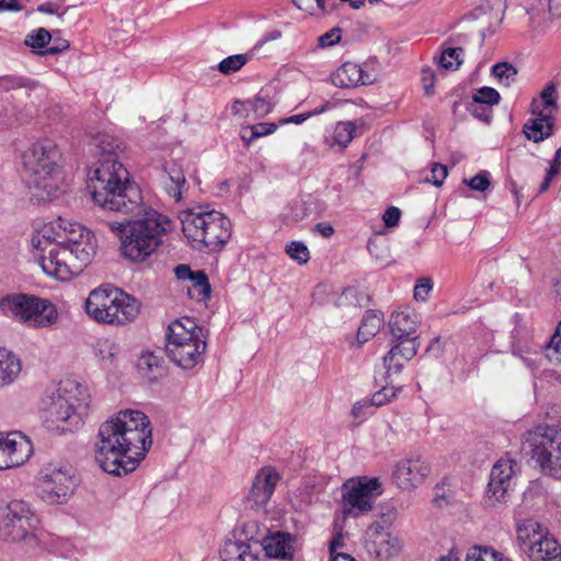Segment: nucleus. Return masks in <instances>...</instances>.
<instances>
[{"label": "nucleus", "mask_w": 561, "mask_h": 561, "mask_svg": "<svg viewBox=\"0 0 561 561\" xmlns=\"http://www.w3.org/2000/svg\"><path fill=\"white\" fill-rule=\"evenodd\" d=\"M152 444L150 421L138 410L119 411L99 428L95 460L110 474L136 469Z\"/></svg>", "instance_id": "1"}, {"label": "nucleus", "mask_w": 561, "mask_h": 561, "mask_svg": "<svg viewBox=\"0 0 561 561\" xmlns=\"http://www.w3.org/2000/svg\"><path fill=\"white\" fill-rule=\"evenodd\" d=\"M89 146L99 157L89 183L93 202L103 209L127 211L138 207L140 190L119 161L123 147L118 139L106 133H98L92 136Z\"/></svg>", "instance_id": "2"}, {"label": "nucleus", "mask_w": 561, "mask_h": 561, "mask_svg": "<svg viewBox=\"0 0 561 561\" xmlns=\"http://www.w3.org/2000/svg\"><path fill=\"white\" fill-rule=\"evenodd\" d=\"M124 216L122 221H105L108 230L121 241V252L124 257L133 262H144L151 256L163 243V238L173 228V221L160 211L146 206L140 202L133 210L110 209Z\"/></svg>", "instance_id": "3"}, {"label": "nucleus", "mask_w": 561, "mask_h": 561, "mask_svg": "<svg viewBox=\"0 0 561 561\" xmlns=\"http://www.w3.org/2000/svg\"><path fill=\"white\" fill-rule=\"evenodd\" d=\"M90 407L88 389L72 379L58 383L45 393L41 410L46 427L56 433L72 432L83 424Z\"/></svg>", "instance_id": "4"}, {"label": "nucleus", "mask_w": 561, "mask_h": 561, "mask_svg": "<svg viewBox=\"0 0 561 561\" xmlns=\"http://www.w3.org/2000/svg\"><path fill=\"white\" fill-rule=\"evenodd\" d=\"M49 236L34 234V257L45 274L60 280L69 279L89 265L96 253L94 236L80 239L67 248L49 241Z\"/></svg>", "instance_id": "5"}, {"label": "nucleus", "mask_w": 561, "mask_h": 561, "mask_svg": "<svg viewBox=\"0 0 561 561\" xmlns=\"http://www.w3.org/2000/svg\"><path fill=\"white\" fill-rule=\"evenodd\" d=\"M61 153L51 139H41L31 144L22 153V162L27 173V183L39 199L58 197L61 183Z\"/></svg>", "instance_id": "6"}, {"label": "nucleus", "mask_w": 561, "mask_h": 561, "mask_svg": "<svg viewBox=\"0 0 561 561\" xmlns=\"http://www.w3.org/2000/svg\"><path fill=\"white\" fill-rule=\"evenodd\" d=\"M180 220L184 236L198 251H218L231 237L229 218L204 206L183 210Z\"/></svg>", "instance_id": "7"}, {"label": "nucleus", "mask_w": 561, "mask_h": 561, "mask_svg": "<svg viewBox=\"0 0 561 561\" xmlns=\"http://www.w3.org/2000/svg\"><path fill=\"white\" fill-rule=\"evenodd\" d=\"M165 352L183 369H192L203 360L206 350L204 329L191 318L172 321L165 333Z\"/></svg>", "instance_id": "8"}, {"label": "nucleus", "mask_w": 561, "mask_h": 561, "mask_svg": "<svg viewBox=\"0 0 561 561\" xmlns=\"http://www.w3.org/2000/svg\"><path fill=\"white\" fill-rule=\"evenodd\" d=\"M417 323V314L409 306L392 311L388 320V329L392 336L388 359L392 365L388 366V371L393 369L394 373H400L404 363L416 355L420 342L419 337L413 336V334L416 331Z\"/></svg>", "instance_id": "9"}, {"label": "nucleus", "mask_w": 561, "mask_h": 561, "mask_svg": "<svg viewBox=\"0 0 561 561\" xmlns=\"http://www.w3.org/2000/svg\"><path fill=\"white\" fill-rule=\"evenodd\" d=\"M524 448L546 474L561 479V427L540 424L525 435Z\"/></svg>", "instance_id": "10"}, {"label": "nucleus", "mask_w": 561, "mask_h": 561, "mask_svg": "<svg viewBox=\"0 0 561 561\" xmlns=\"http://www.w3.org/2000/svg\"><path fill=\"white\" fill-rule=\"evenodd\" d=\"M4 316L19 320L32 329H47L57 323L59 313L48 299L28 294H12L0 300Z\"/></svg>", "instance_id": "11"}, {"label": "nucleus", "mask_w": 561, "mask_h": 561, "mask_svg": "<svg viewBox=\"0 0 561 561\" xmlns=\"http://www.w3.org/2000/svg\"><path fill=\"white\" fill-rule=\"evenodd\" d=\"M516 531L519 550L529 561H561V546L537 520L518 522Z\"/></svg>", "instance_id": "12"}, {"label": "nucleus", "mask_w": 561, "mask_h": 561, "mask_svg": "<svg viewBox=\"0 0 561 561\" xmlns=\"http://www.w3.org/2000/svg\"><path fill=\"white\" fill-rule=\"evenodd\" d=\"M430 466L425 459L415 455L397 463L392 473L394 485L402 491L419 488L430 474Z\"/></svg>", "instance_id": "13"}, {"label": "nucleus", "mask_w": 561, "mask_h": 561, "mask_svg": "<svg viewBox=\"0 0 561 561\" xmlns=\"http://www.w3.org/2000/svg\"><path fill=\"white\" fill-rule=\"evenodd\" d=\"M39 517L30 516L25 522L0 524V537L2 540L22 548H35L39 545Z\"/></svg>", "instance_id": "14"}, {"label": "nucleus", "mask_w": 561, "mask_h": 561, "mask_svg": "<svg viewBox=\"0 0 561 561\" xmlns=\"http://www.w3.org/2000/svg\"><path fill=\"white\" fill-rule=\"evenodd\" d=\"M504 11V0H483L480 5L465 15L463 21L478 22V33L484 38L501 24Z\"/></svg>", "instance_id": "15"}, {"label": "nucleus", "mask_w": 561, "mask_h": 561, "mask_svg": "<svg viewBox=\"0 0 561 561\" xmlns=\"http://www.w3.org/2000/svg\"><path fill=\"white\" fill-rule=\"evenodd\" d=\"M0 434L5 470L25 463L33 454V445L28 437L18 431Z\"/></svg>", "instance_id": "16"}, {"label": "nucleus", "mask_w": 561, "mask_h": 561, "mask_svg": "<svg viewBox=\"0 0 561 561\" xmlns=\"http://www.w3.org/2000/svg\"><path fill=\"white\" fill-rule=\"evenodd\" d=\"M36 234H48L50 237L49 241L60 245V248H67L80 241V239H88V237L93 236V233L82 225L62 218H58L57 221L45 225Z\"/></svg>", "instance_id": "17"}, {"label": "nucleus", "mask_w": 561, "mask_h": 561, "mask_svg": "<svg viewBox=\"0 0 561 561\" xmlns=\"http://www.w3.org/2000/svg\"><path fill=\"white\" fill-rule=\"evenodd\" d=\"M115 299H117V287L100 286L89 294L85 300V312L96 322L108 324Z\"/></svg>", "instance_id": "18"}, {"label": "nucleus", "mask_w": 561, "mask_h": 561, "mask_svg": "<svg viewBox=\"0 0 561 561\" xmlns=\"http://www.w3.org/2000/svg\"><path fill=\"white\" fill-rule=\"evenodd\" d=\"M38 479L50 488L49 491H75L81 482L77 470L70 465H48L39 471Z\"/></svg>", "instance_id": "19"}, {"label": "nucleus", "mask_w": 561, "mask_h": 561, "mask_svg": "<svg viewBox=\"0 0 561 561\" xmlns=\"http://www.w3.org/2000/svg\"><path fill=\"white\" fill-rule=\"evenodd\" d=\"M174 274L180 280H190L191 285L186 288L191 299L206 301L210 297V284L207 274L202 271H192L190 265L180 264L175 266Z\"/></svg>", "instance_id": "20"}, {"label": "nucleus", "mask_w": 561, "mask_h": 561, "mask_svg": "<svg viewBox=\"0 0 561 561\" xmlns=\"http://www.w3.org/2000/svg\"><path fill=\"white\" fill-rule=\"evenodd\" d=\"M376 75L354 62H344L332 76L335 87L347 89L359 84L368 85L376 81Z\"/></svg>", "instance_id": "21"}, {"label": "nucleus", "mask_w": 561, "mask_h": 561, "mask_svg": "<svg viewBox=\"0 0 561 561\" xmlns=\"http://www.w3.org/2000/svg\"><path fill=\"white\" fill-rule=\"evenodd\" d=\"M358 124L354 121H341L328 129L323 136L325 147L334 151H344L357 136Z\"/></svg>", "instance_id": "22"}, {"label": "nucleus", "mask_w": 561, "mask_h": 561, "mask_svg": "<svg viewBox=\"0 0 561 561\" xmlns=\"http://www.w3.org/2000/svg\"><path fill=\"white\" fill-rule=\"evenodd\" d=\"M140 312V304L133 296L117 288V299L113 305L108 324L124 325L133 322Z\"/></svg>", "instance_id": "23"}, {"label": "nucleus", "mask_w": 561, "mask_h": 561, "mask_svg": "<svg viewBox=\"0 0 561 561\" xmlns=\"http://www.w3.org/2000/svg\"><path fill=\"white\" fill-rule=\"evenodd\" d=\"M163 190L175 202L184 198L187 191L186 180L182 168L174 161L165 162L161 179Z\"/></svg>", "instance_id": "24"}, {"label": "nucleus", "mask_w": 561, "mask_h": 561, "mask_svg": "<svg viewBox=\"0 0 561 561\" xmlns=\"http://www.w3.org/2000/svg\"><path fill=\"white\" fill-rule=\"evenodd\" d=\"M515 461L501 458L493 466L490 473L488 491H508L515 486L516 473Z\"/></svg>", "instance_id": "25"}, {"label": "nucleus", "mask_w": 561, "mask_h": 561, "mask_svg": "<svg viewBox=\"0 0 561 561\" xmlns=\"http://www.w3.org/2000/svg\"><path fill=\"white\" fill-rule=\"evenodd\" d=\"M530 117L523 126V133L528 140L541 142L553 134L554 116L543 113H531Z\"/></svg>", "instance_id": "26"}, {"label": "nucleus", "mask_w": 561, "mask_h": 561, "mask_svg": "<svg viewBox=\"0 0 561 561\" xmlns=\"http://www.w3.org/2000/svg\"><path fill=\"white\" fill-rule=\"evenodd\" d=\"M465 39V35L456 34L450 36L446 42H444V44L442 45V53L437 58V62L440 68L445 70L455 71L461 66L463 61V49L455 45L462 44Z\"/></svg>", "instance_id": "27"}, {"label": "nucleus", "mask_w": 561, "mask_h": 561, "mask_svg": "<svg viewBox=\"0 0 561 561\" xmlns=\"http://www.w3.org/2000/svg\"><path fill=\"white\" fill-rule=\"evenodd\" d=\"M291 542L289 534L277 531L263 539V548L268 557L285 559L291 556Z\"/></svg>", "instance_id": "28"}, {"label": "nucleus", "mask_w": 561, "mask_h": 561, "mask_svg": "<svg viewBox=\"0 0 561 561\" xmlns=\"http://www.w3.org/2000/svg\"><path fill=\"white\" fill-rule=\"evenodd\" d=\"M222 561H256L251 547L243 540L226 539L220 548Z\"/></svg>", "instance_id": "29"}, {"label": "nucleus", "mask_w": 561, "mask_h": 561, "mask_svg": "<svg viewBox=\"0 0 561 561\" xmlns=\"http://www.w3.org/2000/svg\"><path fill=\"white\" fill-rule=\"evenodd\" d=\"M21 371L20 359L10 351L0 348V388L11 383Z\"/></svg>", "instance_id": "30"}, {"label": "nucleus", "mask_w": 561, "mask_h": 561, "mask_svg": "<svg viewBox=\"0 0 561 561\" xmlns=\"http://www.w3.org/2000/svg\"><path fill=\"white\" fill-rule=\"evenodd\" d=\"M375 493H346L343 496V513L357 516L371 508Z\"/></svg>", "instance_id": "31"}, {"label": "nucleus", "mask_w": 561, "mask_h": 561, "mask_svg": "<svg viewBox=\"0 0 561 561\" xmlns=\"http://www.w3.org/2000/svg\"><path fill=\"white\" fill-rule=\"evenodd\" d=\"M30 516H37L32 506L23 500H12L4 507L1 524L25 522Z\"/></svg>", "instance_id": "32"}, {"label": "nucleus", "mask_w": 561, "mask_h": 561, "mask_svg": "<svg viewBox=\"0 0 561 561\" xmlns=\"http://www.w3.org/2000/svg\"><path fill=\"white\" fill-rule=\"evenodd\" d=\"M365 546L369 554L381 556L386 546L383 520L375 522L368 527Z\"/></svg>", "instance_id": "33"}, {"label": "nucleus", "mask_w": 561, "mask_h": 561, "mask_svg": "<svg viewBox=\"0 0 561 561\" xmlns=\"http://www.w3.org/2000/svg\"><path fill=\"white\" fill-rule=\"evenodd\" d=\"M558 92L554 85H548L540 93L539 100H534L531 103V113H543L551 115L558 110Z\"/></svg>", "instance_id": "34"}, {"label": "nucleus", "mask_w": 561, "mask_h": 561, "mask_svg": "<svg viewBox=\"0 0 561 561\" xmlns=\"http://www.w3.org/2000/svg\"><path fill=\"white\" fill-rule=\"evenodd\" d=\"M280 480L282 477L274 467H263L252 482V491H274Z\"/></svg>", "instance_id": "35"}, {"label": "nucleus", "mask_w": 561, "mask_h": 561, "mask_svg": "<svg viewBox=\"0 0 561 561\" xmlns=\"http://www.w3.org/2000/svg\"><path fill=\"white\" fill-rule=\"evenodd\" d=\"M382 319L373 310L366 311L362 324L357 331V340L359 343L367 342L371 336L380 330Z\"/></svg>", "instance_id": "36"}, {"label": "nucleus", "mask_w": 561, "mask_h": 561, "mask_svg": "<svg viewBox=\"0 0 561 561\" xmlns=\"http://www.w3.org/2000/svg\"><path fill=\"white\" fill-rule=\"evenodd\" d=\"M380 486L378 478L353 477L342 484L341 491H377Z\"/></svg>", "instance_id": "37"}, {"label": "nucleus", "mask_w": 561, "mask_h": 561, "mask_svg": "<svg viewBox=\"0 0 561 561\" xmlns=\"http://www.w3.org/2000/svg\"><path fill=\"white\" fill-rule=\"evenodd\" d=\"M138 367L149 374L152 379L162 376L164 373L162 359L152 353H144L138 360Z\"/></svg>", "instance_id": "38"}, {"label": "nucleus", "mask_w": 561, "mask_h": 561, "mask_svg": "<svg viewBox=\"0 0 561 561\" xmlns=\"http://www.w3.org/2000/svg\"><path fill=\"white\" fill-rule=\"evenodd\" d=\"M250 59L251 55L249 54L231 55L224 58L217 65V70L225 76H229L239 71L242 67H244L248 64Z\"/></svg>", "instance_id": "39"}, {"label": "nucleus", "mask_w": 561, "mask_h": 561, "mask_svg": "<svg viewBox=\"0 0 561 561\" xmlns=\"http://www.w3.org/2000/svg\"><path fill=\"white\" fill-rule=\"evenodd\" d=\"M313 204L314 202L311 197L293 201L288 207L287 217L296 222L305 220L311 215Z\"/></svg>", "instance_id": "40"}, {"label": "nucleus", "mask_w": 561, "mask_h": 561, "mask_svg": "<svg viewBox=\"0 0 561 561\" xmlns=\"http://www.w3.org/2000/svg\"><path fill=\"white\" fill-rule=\"evenodd\" d=\"M119 353V346L112 340L103 339L96 343V355L105 365H112Z\"/></svg>", "instance_id": "41"}, {"label": "nucleus", "mask_w": 561, "mask_h": 561, "mask_svg": "<svg viewBox=\"0 0 561 561\" xmlns=\"http://www.w3.org/2000/svg\"><path fill=\"white\" fill-rule=\"evenodd\" d=\"M500 99V93L495 89L490 87L480 88L472 95L474 106L483 105L488 108H491L493 105L499 104Z\"/></svg>", "instance_id": "42"}, {"label": "nucleus", "mask_w": 561, "mask_h": 561, "mask_svg": "<svg viewBox=\"0 0 561 561\" xmlns=\"http://www.w3.org/2000/svg\"><path fill=\"white\" fill-rule=\"evenodd\" d=\"M492 75L500 83L508 87L516 80L517 70L510 62H497L492 67Z\"/></svg>", "instance_id": "43"}, {"label": "nucleus", "mask_w": 561, "mask_h": 561, "mask_svg": "<svg viewBox=\"0 0 561 561\" xmlns=\"http://www.w3.org/2000/svg\"><path fill=\"white\" fill-rule=\"evenodd\" d=\"M546 357L550 362L561 363V321L558 323L550 341L545 345Z\"/></svg>", "instance_id": "44"}, {"label": "nucleus", "mask_w": 561, "mask_h": 561, "mask_svg": "<svg viewBox=\"0 0 561 561\" xmlns=\"http://www.w3.org/2000/svg\"><path fill=\"white\" fill-rule=\"evenodd\" d=\"M237 105H247L256 117H264L272 111V103L262 95H256L253 100L247 101L244 103L237 101L234 103L233 108Z\"/></svg>", "instance_id": "45"}, {"label": "nucleus", "mask_w": 561, "mask_h": 561, "mask_svg": "<svg viewBox=\"0 0 561 561\" xmlns=\"http://www.w3.org/2000/svg\"><path fill=\"white\" fill-rule=\"evenodd\" d=\"M293 3L311 15L319 16L328 12L327 0H293Z\"/></svg>", "instance_id": "46"}, {"label": "nucleus", "mask_w": 561, "mask_h": 561, "mask_svg": "<svg viewBox=\"0 0 561 561\" xmlns=\"http://www.w3.org/2000/svg\"><path fill=\"white\" fill-rule=\"evenodd\" d=\"M51 39V34L46 28H38L25 37V45L34 49L45 48Z\"/></svg>", "instance_id": "47"}, {"label": "nucleus", "mask_w": 561, "mask_h": 561, "mask_svg": "<svg viewBox=\"0 0 561 561\" xmlns=\"http://www.w3.org/2000/svg\"><path fill=\"white\" fill-rule=\"evenodd\" d=\"M285 250L289 257L297 261L299 264H305L310 259V252L304 242L291 241L286 245Z\"/></svg>", "instance_id": "48"}, {"label": "nucleus", "mask_w": 561, "mask_h": 561, "mask_svg": "<svg viewBox=\"0 0 561 561\" xmlns=\"http://www.w3.org/2000/svg\"><path fill=\"white\" fill-rule=\"evenodd\" d=\"M434 283L431 277H420L416 279L413 297L416 301L425 302L428 300L430 295L433 290Z\"/></svg>", "instance_id": "49"}, {"label": "nucleus", "mask_w": 561, "mask_h": 561, "mask_svg": "<svg viewBox=\"0 0 561 561\" xmlns=\"http://www.w3.org/2000/svg\"><path fill=\"white\" fill-rule=\"evenodd\" d=\"M367 249L376 261H382L385 256L386 240L381 232L375 233L367 242Z\"/></svg>", "instance_id": "50"}, {"label": "nucleus", "mask_w": 561, "mask_h": 561, "mask_svg": "<svg viewBox=\"0 0 561 561\" xmlns=\"http://www.w3.org/2000/svg\"><path fill=\"white\" fill-rule=\"evenodd\" d=\"M35 83L27 78L18 76H4L0 78V88L10 91L18 88H34Z\"/></svg>", "instance_id": "51"}, {"label": "nucleus", "mask_w": 561, "mask_h": 561, "mask_svg": "<svg viewBox=\"0 0 561 561\" xmlns=\"http://www.w3.org/2000/svg\"><path fill=\"white\" fill-rule=\"evenodd\" d=\"M501 553L490 548H474L468 556L467 561H502Z\"/></svg>", "instance_id": "52"}, {"label": "nucleus", "mask_w": 561, "mask_h": 561, "mask_svg": "<svg viewBox=\"0 0 561 561\" xmlns=\"http://www.w3.org/2000/svg\"><path fill=\"white\" fill-rule=\"evenodd\" d=\"M513 355L520 358L524 365L531 371L536 370L542 360V355L538 351L523 352L522 350H514Z\"/></svg>", "instance_id": "53"}, {"label": "nucleus", "mask_w": 561, "mask_h": 561, "mask_svg": "<svg viewBox=\"0 0 561 561\" xmlns=\"http://www.w3.org/2000/svg\"><path fill=\"white\" fill-rule=\"evenodd\" d=\"M337 306H358L360 304L359 291L355 287L345 288L337 297Z\"/></svg>", "instance_id": "54"}, {"label": "nucleus", "mask_w": 561, "mask_h": 561, "mask_svg": "<svg viewBox=\"0 0 561 561\" xmlns=\"http://www.w3.org/2000/svg\"><path fill=\"white\" fill-rule=\"evenodd\" d=\"M465 183L473 191L484 192L490 186L489 172L482 171L470 180H465Z\"/></svg>", "instance_id": "55"}, {"label": "nucleus", "mask_w": 561, "mask_h": 561, "mask_svg": "<svg viewBox=\"0 0 561 561\" xmlns=\"http://www.w3.org/2000/svg\"><path fill=\"white\" fill-rule=\"evenodd\" d=\"M484 355L482 350H479V347L473 343L467 345L462 353L461 358L466 363H470L472 367H477L480 358H482Z\"/></svg>", "instance_id": "56"}, {"label": "nucleus", "mask_w": 561, "mask_h": 561, "mask_svg": "<svg viewBox=\"0 0 561 561\" xmlns=\"http://www.w3.org/2000/svg\"><path fill=\"white\" fill-rule=\"evenodd\" d=\"M270 495L271 493H248L245 504L255 511L264 510L270 502Z\"/></svg>", "instance_id": "57"}, {"label": "nucleus", "mask_w": 561, "mask_h": 561, "mask_svg": "<svg viewBox=\"0 0 561 561\" xmlns=\"http://www.w3.org/2000/svg\"><path fill=\"white\" fill-rule=\"evenodd\" d=\"M341 33L342 31L340 27L331 28L330 31L318 37L319 46L322 48L333 46L334 44L340 42Z\"/></svg>", "instance_id": "58"}, {"label": "nucleus", "mask_w": 561, "mask_h": 561, "mask_svg": "<svg viewBox=\"0 0 561 561\" xmlns=\"http://www.w3.org/2000/svg\"><path fill=\"white\" fill-rule=\"evenodd\" d=\"M431 174L432 175L428 181L435 186H440L448 174L447 167L440 163H435L431 170Z\"/></svg>", "instance_id": "59"}, {"label": "nucleus", "mask_w": 561, "mask_h": 561, "mask_svg": "<svg viewBox=\"0 0 561 561\" xmlns=\"http://www.w3.org/2000/svg\"><path fill=\"white\" fill-rule=\"evenodd\" d=\"M250 127L253 130V135L257 139L260 137L273 134L278 126L275 123H257L255 125H251Z\"/></svg>", "instance_id": "60"}, {"label": "nucleus", "mask_w": 561, "mask_h": 561, "mask_svg": "<svg viewBox=\"0 0 561 561\" xmlns=\"http://www.w3.org/2000/svg\"><path fill=\"white\" fill-rule=\"evenodd\" d=\"M371 414V409L368 405V401L366 399L356 402L352 408V415L355 419L364 420L366 416Z\"/></svg>", "instance_id": "61"}, {"label": "nucleus", "mask_w": 561, "mask_h": 561, "mask_svg": "<svg viewBox=\"0 0 561 561\" xmlns=\"http://www.w3.org/2000/svg\"><path fill=\"white\" fill-rule=\"evenodd\" d=\"M422 82L427 95L434 93L435 75L430 68L422 70Z\"/></svg>", "instance_id": "62"}, {"label": "nucleus", "mask_w": 561, "mask_h": 561, "mask_svg": "<svg viewBox=\"0 0 561 561\" xmlns=\"http://www.w3.org/2000/svg\"><path fill=\"white\" fill-rule=\"evenodd\" d=\"M42 500L48 505L64 504L69 500L68 493H43Z\"/></svg>", "instance_id": "63"}, {"label": "nucleus", "mask_w": 561, "mask_h": 561, "mask_svg": "<svg viewBox=\"0 0 561 561\" xmlns=\"http://www.w3.org/2000/svg\"><path fill=\"white\" fill-rule=\"evenodd\" d=\"M507 493H486L483 499V504L486 507H495L497 504L505 503L507 501Z\"/></svg>", "instance_id": "64"}]
</instances>
